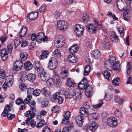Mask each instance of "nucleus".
Instances as JSON below:
<instances>
[{
	"instance_id": "6e6d98bb",
	"label": "nucleus",
	"mask_w": 132,
	"mask_h": 132,
	"mask_svg": "<svg viewBox=\"0 0 132 132\" xmlns=\"http://www.w3.org/2000/svg\"><path fill=\"white\" fill-rule=\"evenodd\" d=\"M103 47L105 49H108L109 47V43L106 41H104L103 43Z\"/></svg>"
},
{
	"instance_id": "5fc2aeb1",
	"label": "nucleus",
	"mask_w": 132,
	"mask_h": 132,
	"mask_svg": "<svg viewBox=\"0 0 132 132\" xmlns=\"http://www.w3.org/2000/svg\"><path fill=\"white\" fill-rule=\"evenodd\" d=\"M114 114L116 116L119 117L122 116L121 113L118 110H116L114 112Z\"/></svg>"
},
{
	"instance_id": "5701e85b",
	"label": "nucleus",
	"mask_w": 132,
	"mask_h": 132,
	"mask_svg": "<svg viewBox=\"0 0 132 132\" xmlns=\"http://www.w3.org/2000/svg\"><path fill=\"white\" fill-rule=\"evenodd\" d=\"M78 46L77 45H75L71 47L69 49V51L71 53H76L78 50Z\"/></svg>"
},
{
	"instance_id": "4c0bfd02",
	"label": "nucleus",
	"mask_w": 132,
	"mask_h": 132,
	"mask_svg": "<svg viewBox=\"0 0 132 132\" xmlns=\"http://www.w3.org/2000/svg\"><path fill=\"white\" fill-rule=\"evenodd\" d=\"M124 28L122 26H120L118 29V30L122 37H123L124 35Z\"/></svg>"
},
{
	"instance_id": "e433bc0d",
	"label": "nucleus",
	"mask_w": 132,
	"mask_h": 132,
	"mask_svg": "<svg viewBox=\"0 0 132 132\" xmlns=\"http://www.w3.org/2000/svg\"><path fill=\"white\" fill-rule=\"evenodd\" d=\"M52 78L55 82L56 85H58L60 83V82L59 80L60 78L58 76L55 75L53 76V77Z\"/></svg>"
},
{
	"instance_id": "c03bdc74",
	"label": "nucleus",
	"mask_w": 132,
	"mask_h": 132,
	"mask_svg": "<svg viewBox=\"0 0 132 132\" xmlns=\"http://www.w3.org/2000/svg\"><path fill=\"white\" fill-rule=\"evenodd\" d=\"M32 98L31 95H29L27 96V98H25L23 101V103L24 104H27L28 102H30Z\"/></svg>"
},
{
	"instance_id": "bf43d9fd",
	"label": "nucleus",
	"mask_w": 132,
	"mask_h": 132,
	"mask_svg": "<svg viewBox=\"0 0 132 132\" xmlns=\"http://www.w3.org/2000/svg\"><path fill=\"white\" fill-rule=\"evenodd\" d=\"M103 102L101 100L100 103L95 105H94L93 106L94 109H97L100 107H101L103 104Z\"/></svg>"
},
{
	"instance_id": "7c9ffc66",
	"label": "nucleus",
	"mask_w": 132,
	"mask_h": 132,
	"mask_svg": "<svg viewBox=\"0 0 132 132\" xmlns=\"http://www.w3.org/2000/svg\"><path fill=\"white\" fill-rule=\"evenodd\" d=\"M100 52L97 50H96L94 51L93 53V56L96 59H98L100 57Z\"/></svg>"
},
{
	"instance_id": "a878e982",
	"label": "nucleus",
	"mask_w": 132,
	"mask_h": 132,
	"mask_svg": "<svg viewBox=\"0 0 132 132\" xmlns=\"http://www.w3.org/2000/svg\"><path fill=\"white\" fill-rule=\"evenodd\" d=\"M97 124L95 122L91 123L89 126V129L91 131H93L97 128Z\"/></svg>"
},
{
	"instance_id": "0e129e2a",
	"label": "nucleus",
	"mask_w": 132,
	"mask_h": 132,
	"mask_svg": "<svg viewBox=\"0 0 132 132\" xmlns=\"http://www.w3.org/2000/svg\"><path fill=\"white\" fill-rule=\"evenodd\" d=\"M60 93L58 92L54 94L53 97V99L54 100H56L58 99L59 97H60Z\"/></svg>"
},
{
	"instance_id": "b1692460",
	"label": "nucleus",
	"mask_w": 132,
	"mask_h": 132,
	"mask_svg": "<svg viewBox=\"0 0 132 132\" xmlns=\"http://www.w3.org/2000/svg\"><path fill=\"white\" fill-rule=\"evenodd\" d=\"M97 114L95 113H92L89 116L88 119L91 121H95L97 119Z\"/></svg>"
},
{
	"instance_id": "3c124183",
	"label": "nucleus",
	"mask_w": 132,
	"mask_h": 132,
	"mask_svg": "<svg viewBox=\"0 0 132 132\" xmlns=\"http://www.w3.org/2000/svg\"><path fill=\"white\" fill-rule=\"evenodd\" d=\"M19 88L22 91H25L27 88V86L23 83L21 84L19 86Z\"/></svg>"
},
{
	"instance_id": "09e8293b",
	"label": "nucleus",
	"mask_w": 132,
	"mask_h": 132,
	"mask_svg": "<svg viewBox=\"0 0 132 132\" xmlns=\"http://www.w3.org/2000/svg\"><path fill=\"white\" fill-rule=\"evenodd\" d=\"M0 69L1 68H0ZM6 76L5 71L3 69H0V77L3 79Z\"/></svg>"
},
{
	"instance_id": "8fccbe9b",
	"label": "nucleus",
	"mask_w": 132,
	"mask_h": 132,
	"mask_svg": "<svg viewBox=\"0 0 132 132\" xmlns=\"http://www.w3.org/2000/svg\"><path fill=\"white\" fill-rule=\"evenodd\" d=\"M41 92V90L38 89H36L34 90L33 95L36 96H39Z\"/></svg>"
},
{
	"instance_id": "774afa93",
	"label": "nucleus",
	"mask_w": 132,
	"mask_h": 132,
	"mask_svg": "<svg viewBox=\"0 0 132 132\" xmlns=\"http://www.w3.org/2000/svg\"><path fill=\"white\" fill-rule=\"evenodd\" d=\"M51 129L50 128L47 126L45 127L43 130V132H51Z\"/></svg>"
},
{
	"instance_id": "f8f14e48",
	"label": "nucleus",
	"mask_w": 132,
	"mask_h": 132,
	"mask_svg": "<svg viewBox=\"0 0 132 132\" xmlns=\"http://www.w3.org/2000/svg\"><path fill=\"white\" fill-rule=\"evenodd\" d=\"M27 75L26 72L25 71L21 72L20 75V79L21 81L23 82L25 81L27 79Z\"/></svg>"
},
{
	"instance_id": "0eeeda50",
	"label": "nucleus",
	"mask_w": 132,
	"mask_h": 132,
	"mask_svg": "<svg viewBox=\"0 0 132 132\" xmlns=\"http://www.w3.org/2000/svg\"><path fill=\"white\" fill-rule=\"evenodd\" d=\"M117 121L115 117H111L108 119L107 123L108 125L111 127H114L117 125Z\"/></svg>"
},
{
	"instance_id": "473e14b6",
	"label": "nucleus",
	"mask_w": 132,
	"mask_h": 132,
	"mask_svg": "<svg viewBox=\"0 0 132 132\" xmlns=\"http://www.w3.org/2000/svg\"><path fill=\"white\" fill-rule=\"evenodd\" d=\"M53 54L55 57L57 58H59L61 56V52L58 49L55 50L53 52Z\"/></svg>"
},
{
	"instance_id": "ea45409f",
	"label": "nucleus",
	"mask_w": 132,
	"mask_h": 132,
	"mask_svg": "<svg viewBox=\"0 0 132 132\" xmlns=\"http://www.w3.org/2000/svg\"><path fill=\"white\" fill-rule=\"evenodd\" d=\"M47 80L46 83L48 85H49V86L53 85L55 83V82L53 78H48V79Z\"/></svg>"
},
{
	"instance_id": "a211bd4d",
	"label": "nucleus",
	"mask_w": 132,
	"mask_h": 132,
	"mask_svg": "<svg viewBox=\"0 0 132 132\" xmlns=\"http://www.w3.org/2000/svg\"><path fill=\"white\" fill-rule=\"evenodd\" d=\"M110 38L112 41L114 42H118L119 39L115 33L113 32H111L110 33Z\"/></svg>"
},
{
	"instance_id": "20e7f679",
	"label": "nucleus",
	"mask_w": 132,
	"mask_h": 132,
	"mask_svg": "<svg viewBox=\"0 0 132 132\" xmlns=\"http://www.w3.org/2000/svg\"><path fill=\"white\" fill-rule=\"evenodd\" d=\"M57 66V60L54 57H52L49 60L48 63V68L51 70H53L56 69Z\"/></svg>"
},
{
	"instance_id": "58836bf2",
	"label": "nucleus",
	"mask_w": 132,
	"mask_h": 132,
	"mask_svg": "<svg viewBox=\"0 0 132 132\" xmlns=\"http://www.w3.org/2000/svg\"><path fill=\"white\" fill-rule=\"evenodd\" d=\"M119 78H117L113 79L112 80V82L114 85L117 86L119 85Z\"/></svg>"
},
{
	"instance_id": "6ab92c4d",
	"label": "nucleus",
	"mask_w": 132,
	"mask_h": 132,
	"mask_svg": "<svg viewBox=\"0 0 132 132\" xmlns=\"http://www.w3.org/2000/svg\"><path fill=\"white\" fill-rule=\"evenodd\" d=\"M24 67L26 70L28 71L32 69V65L29 61H27L25 62Z\"/></svg>"
},
{
	"instance_id": "f704fd0d",
	"label": "nucleus",
	"mask_w": 132,
	"mask_h": 132,
	"mask_svg": "<svg viewBox=\"0 0 132 132\" xmlns=\"http://www.w3.org/2000/svg\"><path fill=\"white\" fill-rule=\"evenodd\" d=\"M37 71V73L38 76H39V75L42 74L43 73L45 72L44 71L43 69V67L40 66L39 67H37V68H35Z\"/></svg>"
},
{
	"instance_id": "338daca9",
	"label": "nucleus",
	"mask_w": 132,
	"mask_h": 132,
	"mask_svg": "<svg viewBox=\"0 0 132 132\" xmlns=\"http://www.w3.org/2000/svg\"><path fill=\"white\" fill-rule=\"evenodd\" d=\"M11 110L10 106L9 105H5V107L4 109V110L6 112H8Z\"/></svg>"
},
{
	"instance_id": "423d86ee",
	"label": "nucleus",
	"mask_w": 132,
	"mask_h": 132,
	"mask_svg": "<svg viewBox=\"0 0 132 132\" xmlns=\"http://www.w3.org/2000/svg\"><path fill=\"white\" fill-rule=\"evenodd\" d=\"M57 26L59 29L64 31L68 27L67 22L65 21L61 20L58 21Z\"/></svg>"
},
{
	"instance_id": "393cba45",
	"label": "nucleus",
	"mask_w": 132,
	"mask_h": 132,
	"mask_svg": "<svg viewBox=\"0 0 132 132\" xmlns=\"http://www.w3.org/2000/svg\"><path fill=\"white\" fill-rule=\"evenodd\" d=\"M40 77V79L44 81H45L48 79L49 78V75L45 72L43 73L42 74L39 75L38 76Z\"/></svg>"
},
{
	"instance_id": "ddd939ff",
	"label": "nucleus",
	"mask_w": 132,
	"mask_h": 132,
	"mask_svg": "<svg viewBox=\"0 0 132 132\" xmlns=\"http://www.w3.org/2000/svg\"><path fill=\"white\" fill-rule=\"evenodd\" d=\"M68 61L70 63H75L77 62V59L75 56L72 54L69 55L68 56Z\"/></svg>"
},
{
	"instance_id": "79ce46f5",
	"label": "nucleus",
	"mask_w": 132,
	"mask_h": 132,
	"mask_svg": "<svg viewBox=\"0 0 132 132\" xmlns=\"http://www.w3.org/2000/svg\"><path fill=\"white\" fill-rule=\"evenodd\" d=\"M45 122L44 120H41L36 125V127L37 128H40L43 127L44 125Z\"/></svg>"
},
{
	"instance_id": "2f4dec72",
	"label": "nucleus",
	"mask_w": 132,
	"mask_h": 132,
	"mask_svg": "<svg viewBox=\"0 0 132 132\" xmlns=\"http://www.w3.org/2000/svg\"><path fill=\"white\" fill-rule=\"evenodd\" d=\"M130 11L128 12L126 11L124 12L123 14L124 19L126 20H129L130 17Z\"/></svg>"
},
{
	"instance_id": "680f3d73",
	"label": "nucleus",
	"mask_w": 132,
	"mask_h": 132,
	"mask_svg": "<svg viewBox=\"0 0 132 132\" xmlns=\"http://www.w3.org/2000/svg\"><path fill=\"white\" fill-rule=\"evenodd\" d=\"M27 89V93L29 95H30V94H33L34 90L33 88H28Z\"/></svg>"
},
{
	"instance_id": "4d7b16f0",
	"label": "nucleus",
	"mask_w": 132,
	"mask_h": 132,
	"mask_svg": "<svg viewBox=\"0 0 132 132\" xmlns=\"http://www.w3.org/2000/svg\"><path fill=\"white\" fill-rule=\"evenodd\" d=\"M94 23L96 27L100 26L101 24V22L98 19H94Z\"/></svg>"
},
{
	"instance_id": "69168bd1",
	"label": "nucleus",
	"mask_w": 132,
	"mask_h": 132,
	"mask_svg": "<svg viewBox=\"0 0 132 132\" xmlns=\"http://www.w3.org/2000/svg\"><path fill=\"white\" fill-rule=\"evenodd\" d=\"M82 107L88 110V109L89 108V103L87 102H84L83 104V107Z\"/></svg>"
},
{
	"instance_id": "2eb2a0df",
	"label": "nucleus",
	"mask_w": 132,
	"mask_h": 132,
	"mask_svg": "<svg viewBox=\"0 0 132 132\" xmlns=\"http://www.w3.org/2000/svg\"><path fill=\"white\" fill-rule=\"evenodd\" d=\"M66 84L71 88H73L76 86V84L74 81L70 78L66 79Z\"/></svg>"
},
{
	"instance_id": "7ed1b4c3",
	"label": "nucleus",
	"mask_w": 132,
	"mask_h": 132,
	"mask_svg": "<svg viewBox=\"0 0 132 132\" xmlns=\"http://www.w3.org/2000/svg\"><path fill=\"white\" fill-rule=\"evenodd\" d=\"M74 31L76 35L78 37H80L82 35L84 31V28L83 26L77 24L75 26Z\"/></svg>"
},
{
	"instance_id": "39448f33",
	"label": "nucleus",
	"mask_w": 132,
	"mask_h": 132,
	"mask_svg": "<svg viewBox=\"0 0 132 132\" xmlns=\"http://www.w3.org/2000/svg\"><path fill=\"white\" fill-rule=\"evenodd\" d=\"M47 37L44 35L42 32L38 33L36 35V41L38 43H41L43 41L45 42L48 40Z\"/></svg>"
},
{
	"instance_id": "6e6552de",
	"label": "nucleus",
	"mask_w": 132,
	"mask_h": 132,
	"mask_svg": "<svg viewBox=\"0 0 132 132\" xmlns=\"http://www.w3.org/2000/svg\"><path fill=\"white\" fill-rule=\"evenodd\" d=\"M122 1V0H118L117 3V5L120 11H125L126 9V7L124 6V4Z\"/></svg>"
},
{
	"instance_id": "f03ea898",
	"label": "nucleus",
	"mask_w": 132,
	"mask_h": 132,
	"mask_svg": "<svg viewBox=\"0 0 132 132\" xmlns=\"http://www.w3.org/2000/svg\"><path fill=\"white\" fill-rule=\"evenodd\" d=\"M56 39L54 41L55 45L57 47H61L64 44L65 38L62 35L56 37Z\"/></svg>"
},
{
	"instance_id": "9b49d317",
	"label": "nucleus",
	"mask_w": 132,
	"mask_h": 132,
	"mask_svg": "<svg viewBox=\"0 0 132 132\" xmlns=\"http://www.w3.org/2000/svg\"><path fill=\"white\" fill-rule=\"evenodd\" d=\"M86 29L90 34H93L96 32V28L93 24L90 23L89 25L87 26Z\"/></svg>"
},
{
	"instance_id": "37998d69",
	"label": "nucleus",
	"mask_w": 132,
	"mask_h": 132,
	"mask_svg": "<svg viewBox=\"0 0 132 132\" xmlns=\"http://www.w3.org/2000/svg\"><path fill=\"white\" fill-rule=\"evenodd\" d=\"M115 100L117 103L120 104H122L124 101L123 99L121 98L119 96L115 97Z\"/></svg>"
},
{
	"instance_id": "e2e57ef3",
	"label": "nucleus",
	"mask_w": 132,
	"mask_h": 132,
	"mask_svg": "<svg viewBox=\"0 0 132 132\" xmlns=\"http://www.w3.org/2000/svg\"><path fill=\"white\" fill-rule=\"evenodd\" d=\"M70 113L68 111L65 112L64 114V119H68L70 116Z\"/></svg>"
},
{
	"instance_id": "4468645a",
	"label": "nucleus",
	"mask_w": 132,
	"mask_h": 132,
	"mask_svg": "<svg viewBox=\"0 0 132 132\" xmlns=\"http://www.w3.org/2000/svg\"><path fill=\"white\" fill-rule=\"evenodd\" d=\"M38 14V12L29 13L27 17L28 19L31 20H34L37 17Z\"/></svg>"
},
{
	"instance_id": "cd10ccee",
	"label": "nucleus",
	"mask_w": 132,
	"mask_h": 132,
	"mask_svg": "<svg viewBox=\"0 0 132 132\" xmlns=\"http://www.w3.org/2000/svg\"><path fill=\"white\" fill-rule=\"evenodd\" d=\"M24 115L26 117H29L30 116V118L32 119L34 117L35 114L32 111H29L26 112Z\"/></svg>"
},
{
	"instance_id": "052dcab7",
	"label": "nucleus",
	"mask_w": 132,
	"mask_h": 132,
	"mask_svg": "<svg viewBox=\"0 0 132 132\" xmlns=\"http://www.w3.org/2000/svg\"><path fill=\"white\" fill-rule=\"evenodd\" d=\"M15 116L14 114H12L11 113H9L7 114V117L8 119L9 120H11L14 118Z\"/></svg>"
},
{
	"instance_id": "c756f323",
	"label": "nucleus",
	"mask_w": 132,
	"mask_h": 132,
	"mask_svg": "<svg viewBox=\"0 0 132 132\" xmlns=\"http://www.w3.org/2000/svg\"><path fill=\"white\" fill-rule=\"evenodd\" d=\"M131 69L130 63L129 62H128L127 63L126 70V72L128 75L130 72Z\"/></svg>"
},
{
	"instance_id": "a18cd8bd",
	"label": "nucleus",
	"mask_w": 132,
	"mask_h": 132,
	"mask_svg": "<svg viewBox=\"0 0 132 132\" xmlns=\"http://www.w3.org/2000/svg\"><path fill=\"white\" fill-rule=\"evenodd\" d=\"M13 47V44H10L7 46V50L9 53L11 54L12 52Z\"/></svg>"
},
{
	"instance_id": "72a5a7b5",
	"label": "nucleus",
	"mask_w": 132,
	"mask_h": 132,
	"mask_svg": "<svg viewBox=\"0 0 132 132\" xmlns=\"http://www.w3.org/2000/svg\"><path fill=\"white\" fill-rule=\"evenodd\" d=\"M120 67V65L118 62H115L113 65L112 68L114 71H117L119 70Z\"/></svg>"
},
{
	"instance_id": "bb28decb",
	"label": "nucleus",
	"mask_w": 132,
	"mask_h": 132,
	"mask_svg": "<svg viewBox=\"0 0 132 132\" xmlns=\"http://www.w3.org/2000/svg\"><path fill=\"white\" fill-rule=\"evenodd\" d=\"M113 64L110 63L109 61H106L105 62V67L106 68L109 70H111L112 69Z\"/></svg>"
},
{
	"instance_id": "603ef678",
	"label": "nucleus",
	"mask_w": 132,
	"mask_h": 132,
	"mask_svg": "<svg viewBox=\"0 0 132 132\" xmlns=\"http://www.w3.org/2000/svg\"><path fill=\"white\" fill-rule=\"evenodd\" d=\"M82 19L84 22L86 23L88 22L89 20V17L88 15L86 14L84 15Z\"/></svg>"
},
{
	"instance_id": "f3484780",
	"label": "nucleus",
	"mask_w": 132,
	"mask_h": 132,
	"mask_svg": "<svg viewBox=\"0 0 132 132\" xmlns=\"http://www.w3.org/2000/svg\"><path fill=\"white\" fill-rule=\"evenodd\" d=\"M79 113L80 115L83 116V117H86L88 114V110L82 107L80 109Z\"/></svg>"
},
{
	"instance_id": "412c9836",
	"label": "nucleus",
	"mask_w": 132,
	"mask_h": 132,
	"mask_svg": "<svg viewBox=\"0 0 132 132\" xmlns=\"http://www.w3.org/2000/svg\"><path fill=\"white\" fill-rule=\"evenodd\" d=\"M92 88L90 86H88L86 87L85 89V94L88 97H90L92 95Z\"/></svg>"
},
{
	"instance_id": "f257e3e1",
	"label": "nucleus",
	"mask_w": 132,
	"mask_h": 132,
	"mask_svg": "<svg viewBox=\"0 0 132 132\" xmlns=\"http://www.w3.org/2000/svg\"><path fill=\"white\" fill-rule=\"evenodd\" d=\"M88 83V81L86 78H83L82 81L79 82L78 85L79 89L76 88L73 89L72 92H69L68 94L70 98L73 97L77 101H79L81 98V93L79 89H83L85 88Z\"/></svg>"
},
{
	"instance_id": "c9c22d12",
	"label": "nucleus",
	"mask_w": 132,
	"mask_h": 132,
	"mask_svg": "<svg viewBox=\"0 0 132 132\" xmlns=\"http://www.w3.org/2000/svg\"><path fill=\"white\" fill-rule=\"evenodd\" d=\"M28 54L26 52H22L20 55L21 58L23 60H26L27 58Z\"/></svg>"
},
{
	"instance_id": "a19ab883",
	"label": "nucleus",
	"mask_w": 132,
	"mask_h": 132,
	"mask_svg": "<svg viewBox=\"0 0 132 132\" xmlns=\"http://www.w3.org/2000/svg\"><path fill=\"white\" fill-rule=\"evenodd\" d=\"M103 75L106 79L109 80V78L111 75L110 72L108 71L105 70L103 73Z\"/></svg>"
},
{
	"instance_id": "c85d7f7f",
	"label": "nucleus",
	"mask_w": 132,
	"mask_h": 132,
	"mask_svg": "<svg viewBox=\"0 0 132 132\" xmlns=\"http://www.w3.org/2000/svg\"><path fill=\"white\" fill-rule=\"evenodd\" d=\"M90 67L89 65H86L85 68L84 74L85 76L87 75L89 73L90 70Z\"/></svg>"
},
{
	"instance_id": "1a4fd4ad",
	"label": "nucleus",
	"mask_w": 132,
	"mask_h": 132,
	"mask_svg": "<svg viewBox=\"0 0 132 132\" xmlns=\"http://www.w3.org/2000/svg\"><path fill=\"white\" fill-rule=\"evenodd\" d=\"M83 116L80 115L77 116L76 118V121L77 124L79 126H82L84 119L85 117H83Z\"/></svg>"
},
{
	"instance_id": "9d476101",
	"label": "nucleus",
	"mask_w": 132,
	"mask_h": 132,
	"mask_svg": "<svg viewBox=\"0 0 132 132\" xmlns=\"http://www.w3.org/2000/svg\"><path fill=\"white\" fill-rule=\"evenodd\" d=\"M14 69L15 70L19 71L22 68L23 66V63L22 61L19 60H16L14 64Z\"/></svg>"
},
{
	"instance_id": "13d9d810",
	"label": "nucleus",
	"mask_w": 132,
	"mask_h": 132,
	"mask_svg": "<svg viewBox=\"0 0 132 132\" xmlns=\"http://www.w3.org/2000/svg\"><path fill=\"white\" fill-rule=\"evenodd\" d=\"M7 84L8 87H11L13 85V79H11V80H9V79H7Z\"/></svg>"
},
{
	"instance_id": "49530a36",
	"label": "nucleus",
	"mask_w": 132,
	"mask_h": 132,
	"mask_svg": "<svg viewBox=\"0 0 132 132\" xmlns=\"http://www.w3.org/2000/svg\"><path fill=\"white\" fill-rule=\"evenodd\" d=\"M116 60V58L114 56L111 55L110 56L109 60L106 61H109V62H110V63L113 64H114V63Z\"/></svg>"
},
{
	"instance_id": "dca6fc26",
	"label": "nucleus",
	"mask_w": 132,
	"mask_h": 132,
	"mask_svg": "<svg viewBox=\"0 0 132 132\" xmlns=\"http://www.w3.org/2000/svg\"><path fill=\"white\" fill-rule=\"evenodd\" d=\"M27 28L25 27H23L21 29V31L19 34L20 36V41L21 40L22 41V37L24 36L26 34L27 32Z\"/></svg>"
},
{
	"instance_id": "864d4df0",
	"label": "nucleus",
	"mask_w": 132,
	"mask_h": 132,
	"mask_svg": "<svg viewBox=\"0 0 132 132\" xmlns=\"http://www.w3.org/2000/svg\"><path fill=\"white\" fill-rule=\"evenodd\" d=\"M60 107L56 105L54 106L52 109L51 110L53 112L55 113L59 111Z\"/></svg>"
},
{
	"instance_id": "4be33fe9",
	"label": "nucleus",
	"mask_w": 132,
	"mask_h": 132,
	"mask_svg": "<svg viewBox=\"0 0 132 132\" xmlns=\"http://www.w3.org/2000/svg\"><path fill=\"white\" fill-rule=\"evenodd\" d=\"M68 75V72L64 68H62L60 75V77L64 79L67 77Z\"/></svg>"
},
{
	"instance_id": "de8ad7c7",
	"label": "nucleus",
	"mask_w": 132,
	"mask_h": 132,
	"mask_svg": "<svg viewBox=\"0 0 132 132\" xmlns=\"http://www.w3.org/2000/svg\"><path fill=\"white\" fill-rule=\"evenodd\" d=\"M48 55V52L47 51H45L42 52L41 55V59H43L45 58H46L47 55Z\"/></svg>"
},
{
	"instance_id": "aec40b11",
	"label": "nucleus",
	"mask_w": 132,
	"mask_h": 132,
	"mask_svg": "<svg viewBox=\"0 0 132 132\" xmlns=\"http://www.w3.org/2000/svg\"><path fill=\"white\" fill-rule=\"evenodd\" d=\"M27 79L31 82L35 81L36 78V75L34 74L29 73L28 75Z\"/></svg>"
}]
</instances>
